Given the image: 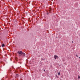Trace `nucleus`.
Wrapping results in <instances>:
<instances>
[{
    "label": "nucleus",
    "mask_w": 80,
    "mask_h": 80,
    "mask_svg": "<svg viewBox=\"0 0 80 80\" xmlns=\"http://www.w3.org/2000/svg\"><path fill=\"white\" fill-rule=\"evenodd\" d=\"M18 53L19 55H22V52L21 51H19L18 52Z\"/></svg>",
    "instance_id": "nucleus-1"
},
{
    "label": "nucleus",
    "mask_w": 80,
    "mask_h": 80,
    "mask_svg": "<svg viewBox=\"0 0 80 80\" xmlns=\"http://www.w3.org/2000/svg\"><path fill=\"white\" fill-rule=\"evenodd\" d=\"M54 58H55V59H57V58H58V56L55 55L54 56Z\"/></svg>",
    "instance_id": "nucleus-2"
},
{
    "label": "nucleus",
    "mask_w": 80,
    "mask_h": 80,
    "mask_svg": "<svg viewBox=\"0 0 80 80\" xmlns=\"http://www.w3.org/2000/svg\"><path fill=\"white\" fill-rule=\"evenodd\" d=\"M21 55H22L23 56H24V57H25V53H23L22 52V53L21 54Z\"/></svg>",
    "instance_id": "nucleus-3"
},
{
    "label": "nucleus",
    "mask_w": 80,
    "mask_h": 80,
    "mask_svg": "<svg viewBox=\"0 0 80 80\" xmlns=\"http://www.w3.org/2000/svg\"><path fill=\"white\" fill-rule=\"evenodd\" d=\"M4 46H5V44H4L3 43L2 45V47H4Z\"/></svg>",
    "instance_id": "nucleus-4"
},
{
    "label": "nucleus",
    "mask_w": 80,
    "mask_h": 80,
    "mask_svg": "<svg viewBox=\"0 0 80 80\" xmlns=\"http://www.w3.org/2000/svg\"><path fill=\"white\" fill-rule=\"evenodd\" d=\"M16 77H18V74H16Z\"/></svg>",
    "instance_id": "nucleus-5"
},
{
    "label": "nucleus",
    "mask_w": 80,
    "mask_h": 80,
    "mask_svg": "<svg viewBox=\"0 0 80 80\" xmlns=\"http://www.w3.org/2000/svg\"><path fill=\"white\" fill-rule=\"evenodd\" d=\"M41 60H42V61H44V59H43V58H42Z\"/></svg>",
    "instance_id": "nucleus-6"
},
{
    "label": "nucleus",
    "mask_w": 80,
    "mask_h": 80,
    "mask_svg": "<svg viewBox=\"0 0 80 80\" xmlns=\"http://www.w3.org/2000/svg\"><path fill=\"white\" fill-rule=\"evenodd\" d=\"M51 12V9H49V13H50Z\"/></svg>",
    "instance_id": "nucleus-7"
},
{
    "label": "nucleus",
    "mask_w": 80,
    "mask_h": 80,
    "mask_svg": "<svg viewBox=\"0 0 80 80\" xmlns=\"http://www.w3.org/2000/svg\"><path fill=\"white\" fill-rule=\"evenodd\" d=\"M58 75H60V72H58Z\"/></svg>",
    "instance_id": "nucleus-8"
},
{
    "label": "nucleus",
    "mask_w": 80,
    "mask_h": 80,
    "mask_svg": "<svg viewBox=\"0 0 80 80\" xmlns=\"http://www.w3.org/2000/svg\"><path fill=\"white\" fill-rule=\"evenodd\" d=\"M78 78H80V76H78Z\"/></svg>",
    "instance_id": "nucleus-9"
},
{
    "label": "nucleus",
    "mask_w": 80,
    "mask_h": 80,
    "mask_svg": "<svg viewBox=\"0 0 80 80\" xmlns=\"http://www.w3.org/2000/svg\"><path fill=\"white\" fill-rule=\"evenodd\" d=\"M76 56H77V57H78V55L76 54Z\"/></svg>",
    "instance_id": "nucleus-10"
},
{
    "label": "nucleus",
    "mask_w": 80,
    "mask_h": 80,
    "mask_svg": "<svg viewBox=\"0 0 80 80\" xmlns=\"http://www.w3.org/2000/svg\"><path fill=\"white\" fill-rule=\"evenodd\" d=\"M72 43H73V41H72Z\"/></svg>",
    "instance_id": "nucleus-11"
},
{
    "label": "nucleus",
    "mask_w": 80,
    "mask_h": 80,
    "mask_svg": "<svg viewBox=\"0 0 80 80\" xmlns=\"http://www.w3.org/2000/svg\"><path fill=\"white\" fill-rule=\"evenodd\" d=\"M79 58H80V57Z\"/></svg>",
    "instance_id": "nucleus-12"
},
{
    "label": "nucleus",
    "mask_w": 80,
    "mask_h": 80,
    "mask_svg": "<svg viewBox=\"0 0 80 80\" xmlns=\"http://www.w3.org/2000/svg\"><path fill=\"white\" fill-rule=\"evenodd\" d=\"M44 71H45V69L44 70Z\"/></svg>",
    "instance_id": "nucleus-13"
},
{
    "label": "nucleus",
    "mask_w": 80,
    "mask_h": 80,
    "mask_svg": "<svg viewBox=\"0 0 80 80\" xmlns=\"http://www.w3.org/2000/svg\"><path fill=\"white\" fill-rule=\"evenodd\" d=\"M47 14H48V13H47Z\"/></svg>",
    "instance_id": "nucleus-14"
}]
</instances>
